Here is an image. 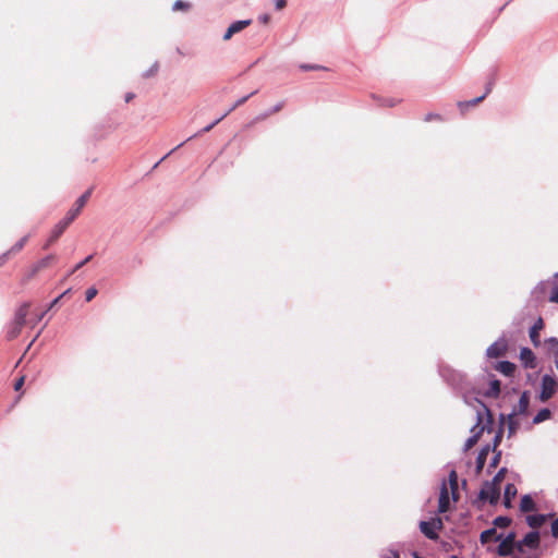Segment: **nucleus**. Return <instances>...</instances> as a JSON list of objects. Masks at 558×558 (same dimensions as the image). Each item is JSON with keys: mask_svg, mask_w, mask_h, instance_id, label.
<instances>
[{"mask_svg": "<svg viewBox=\"0 0 558 558\" xmlns=\"http://www.w3.org/2000/svg\"><path fill=\"white\" fill-rule=\"evenodd\" d=\"M92 194V190H87L83 195H81L73 208H71L66 216L58 222L53 230L51 231V235L48 239L47 244L45 247H48L52 242H54L68 228V226L76 218V216L81 213L82 208L85 206L86 202L88 201L89 196Z\"/></svg>", "mask_w": 558, "mask_h": 558, "instance_id": "2", "label": "nucleus"}, {"mask_svg": "<svg viewBox=\"0 0 558 558\" xmlns=\"http://www.w3.org/2000/svg\"><path fill=\"white\" fill-rule=\"evenodd\" d=\"M556 277H558V274H556Z\"/></svg>", "mask_w": 558, "mask_h": 558, "instance_id": "58", "label": "nucleus"}, {"mask_svg": "<svg viewBox=\"0 0 558 558\" xmlns=\"http://www.w3.org/2000/svg\"><path fill=\"white\" fill-rule=\"evenodd\" d=\"M384 558H399V554L395 550H389Z\"/></svg>", "mask_w": 558, "mask_h": 558, "instance_id": "41", "label": "nucleus"}, {"mask_svg": "<svg viewBox=\"0 0 558 558\" xmlns=\"http://www.w3.org/2000/svg\"><path fill=\"white\" fill-rule=\"evenodd\" d=\"M478 409L476 410V424L471 428V436L464 444V450L471 449L478 440L482 433L485 430L487 425H492V414L488 408L483 402H477Z\"/></svg>", "mask_w": 558, "mask_h": 558, "instance_id": "3", "label": "nucleus"}, {"mask_svg": "<svg viewBox=\"0 0 558 558\" xmlns=\"http://www.w3.org/2000/svg\"><path fill=\"white\" fill-rule=\"evenodd\" d=\"M501 429L495 435L494 441H493V451H496L497 446L500 444L501 440Z\"/></svg>", "mask_w": 558, "mask_h": 558, "instance_id": "33", "label": "nucleus"}, {"mask_svg": "<svg viewBox=\"0 0 558 558\" xmlns=\"http://www.w3.org/2000/svg\"><path fill=\"white\" fill-rule=\"evenodd\" d=\"M258 21L263 24H268L270 21L269 14H262L258 16Z\"/></svg>", "mask_w": 558, "mask_h": 558, "instance_id": "39", "label": "nucleus"}, {"mask_svg": "<svg viewBox=\"0 0 558 558\" xmlns=\"http://www.w3.org/2000/svg\"><path fill=\"white\" fill-rule=\"evenodd\" d=\"M549 301L558 303V287H555L550 293Z\"/></svg>", "mask_w": 558, "mask_h": 558, "instance_id": "34", "label": "nucleus"}, {"mask_svg": "<svg viewBox=\"0 0 558 558\" xmlns=\"http://www.w3.org/2000/svg\"><path fill=\"white\" fill-rule=\"evenodd\" d=\"M529 404H530V397L526 391H524L518 403L513 407L512 411L508 414H500L499 420L501 426L507 423L508 425V436L511 437L517 433V430L520 427V416H526L529 413Z\"/></svg>", "mask_w": 558, "mask_h": 558, "instance_id": "1", "label": "nucleus"}, {"mask_svg": "<svg viewBox=\"0 0 558 558\" xmlns=\"http://www.w3.org/2000/svg\"><path fill=\"white\" fill-rule=\"evenodd\" d=\"M34 341H35V339H33V340H32V342H29V344H28L27 349H29V348H31V345H33Z\"/></svg>", "mask_w": 558, "mask_h": 558, "instance_id": "51", "label": "nucleus"}, {"mask_svg": "<svg viewBox=\"0 0 558 558\" xmlns=\"http://www.w3.org/2000/svg\"><path fill=\"white\" fill-rule=\"evenodd\" d=\"M171 155V151H168L165 157H169Z\"/></svg>", "mask_w": 558, "mask_h": 558, "instance_id": "54", "label": "nucleus"}, {"mask_svg": "<svg viewBox=\"0 0 558 558\" xmlns=\"http://www.w3.org/2000/svg\"><path fill=\"white\" fill-rule=\"evenodd\" d=\"M515 534L513 532L509 533L499 544L497 553L499 556L506 557L510 556L513 553L514 546L517 547Z\"/></svg>", "mask_w": 558, "mask_h": 558, "instance_id": "9", "label": "nucleus"}, {"mask_svg": "<svg viewBox=\"0 0 558 558\" xmlns=\"http://www.w3.org/2000/svg\"><path fill=\"white\" fill-rule=\"evenodd\" d=\"M171 155V151H168L165 157H169Z\"/></svg>", "mask_w": 558, "mask_h": 558, "instance_id": "55", "label": "nucleus"}, {"mask_svg": "<svg viewBox=\"0 0 558 558\" xmlns=\"http://www.w3.org/2000/svg\"><path fill=\"white\" fill-rule=\"evenodd\" d=\"M520 360L524 367L534 368L536 366L535 355L529 348H522L520 351Z\"/></svg>", "mask_w": 558, "mask_h": 558, "instance_id": "12", "label": "nucleus"}, {"mask_svg": "<svg viewBox=\"0 0 558 558\" xmlns=\"http://www.w3.org/2000/svg\"><path fill=\"white\" fill-rule=\"evenodd\" d=\"M499 496L500 486H497L490 482H485L478 494V498L482 501H489L492 505L499 500Z\"/></svg>", "mask_w": 558, "mask_h": 558, "instance_id": "6", "label": "nucleus"}, {"mask_svg": "<svg viewBox=\"0 0 558 558\" xmlns=\"http://www.w3.org/2000/svg\"><path fill=\"white\" fill-rule=\"evenodd\" d=\"M27 240H28V236L26 235V236L22 238L20 241H17V242H16V243H15V244H14V245L9 250L10 254H14V253L20 252V251L24 247V245H25V243L27 242Z\"/></svg>", "mask_w": 558, "mask_h": 558, "instance_id": "25", "label": "nucleus"}, {"mask_svg": "<svg viewBox=\"0 0 558 558\" xmlns=\"http://www.w3.org/2000/svg\"><path fill=\"white\" fill-rule=\"evenodd\" d=\"M535 509V502L530 495H524L520 501V510L522 512L533 511Z\"/></svg>", "mask_w": 558, "mask_h": 558, "instance_id": "17", "label": "nucleus"}, {"mask_svg": "<svg viewBox=\"0 0 558 558\" xmlns=\"http://www.w3.org/2000/svg\"><path fill=\"white\" fill-rule=\"evenodd\" d=\"M53 260V256L49 255L45 258L40 259L37 264H35L32 268L31 277L36 275L40 269L46 268L49 266V264Z\"/></svg>", "mask_w": 558, "mask_h": 558, "instance_id": "20", "label": "nucleus"}, {"mask_svg": "<svg viewBox=\"0 0 558 558\" xmlns=\"http://www.w3.org/2000/svg\"><path fill=\"white\" fill-rule=\"evenodd\" d=\"M543 328L542 319H538L530 329V339L532 343L537 347L541 343L539 330Z\"/></svg>", "mask_w": 558, "mask_h": 558, "instance_id": "15", "label": "nucleus"}, {"mask_svg": "<svg viewBox=\"0 0 558 558\" xmlns=\"http://www.w3.org/2000/svg\"><path fill=\"white\" fill-rule=\"evenodd\" d=\"M133 98V94H128L125 100L130 101Z\"/></svg>", "mask_w": 558, "mask_h": 558, "instance_id": "50", "label": "nucleus"}, {"mask_svg": "<svg viewBox=\"0 0 558 558\" xmlns=\"http://www.w3.org/2000/svg\"><path fill=\"white\" fill-rule=\"evenodd\" d=\"M481 542L483 544L485 543H488L490 542L493 538H495L496 541H499L500 539V535L496 536V530L495 529H488V530H485L481 533Z\"/></svg>", "mask_w": 558, "mask_h": 558, "instance_id": "22", "label": "nucleus"}, {"mask_svg": "<svg viewBox=\"0 0 558 558\" xmlns=\"http://www.w3.org/2000/svg\"><path fill=\"white\" fill-rule=\"evenodd\" d=\"M96 295H97V289L96 288L92 287V288L86 290L85 296H86V301L87 302L92 301Z\"/></svg>", "mask_w": 558, "mask_h": 558, "instance_id": "32", "label": "nucleus"}, {"mask_svg": "<svg viewBox=\"0 0 558 558\" xmlns=\"http://www.w3.org/2000/svg\"><path fill=\"white\" fill-rule=\"evenodd\" d=\"M507 347V341L500 338L487 348L486 354L488 357H499L505 354Z\"/></svg>", "mask_w": 558, "mask_h": 558, "instance_id": "10", "label": "nucleus"}, {"mask_svg": "<svg viewBox=\"0 0 558 558\" xmlns=\"http://www.w3.org/2000/svg\"><path fill=\"white\" fill-rule=\"evenodd\" d=\"M517 495V487L514 486V484H507L506 487H505V493H504V505L506 508H510L511 507V500L515 497Z\"/></svg>", "mask_w": 558, "mask_h": 558, "instance_id": "14", "label": "nucleus"}, {"mask_svg": "<svg viewBox=\"0 0 558 558\" xmlns=\"http://www.w3.org/2000/svg\"><path fill=\"white\" fill-rule=\"evenodd\" d=\"M550 416H551L550 410L547 408H544V409L539 410L538 413L533 417L532 423L535 425L541 424V423L549 420Z\"/></svg>", "mask_w": 558, "mask_h": 558, "instance_id": "21", "label": "nucleus"}, {"mask_svg": "<svg viewBox=\"0 0 558 558\" xmlns=\"http://www.w3.org/2000/svg\"><path fill=\"white\" fill-rule=\"evenodd\" d=\"M546 344L548 347V350L553 352H557L558 349V339L555 337H550L546 340Z\"/></svg>", "mask_w": 558, "mask_h": 558, "instance_id": "28", "label": "nucleus"}, {"mask_svg": "<svg viewBox=\"0 0 558 558\" xmlns=\"http://www.w3.org/2000/svg\"><path fill=\"white\" fill-rule=\"evenodd\" d=\"M415 558H420V557L415 556Z\"/></svg>", "mask_w": 558, "mask_h": 558, "instance_id": "59", "label": "nucleus"}, {"mask_svg": "<svg viewBox=\"0 0 558 558\" xmlns=\"http://www.w3.org/2000/svg\"><path fill=\"white\" fill-rule=\"evenodd\" d=\"M189 8H190V4L182 0H177L172 5L173 11L187 10Z\"/></svg>", "mask_w": 558, "mask_h": 558, "instance_id": "29", "label": "nucleus"}, {"mask_svg": "<svg viewBox=\"0 0 558 558\" xmlns=\"http://www.w3.org/2000/svg\"><path fill=\"white\" fill-rule=\"evenodd\" d=\"M551 534L554 537H558V518L551 523Z\"/></svg>", "mask_w": 558, "mask_h": 558, "instance_id": "35", "label": "nucleus"}, {"mask_svg": "<svg viewBox=\"0 0 558 558\" xmlns=\"http://www.w3.org/2000/svg\"><path fill=\"white\" fill-rule=\"evenodd\" d=\"M66 292H68V291H65V292H64L62 295H60L59 298L54 299V300L52 301V303L50 304V307L54 306V305L59 302V300H60V299H61V298H62Z\"/></svg>", "mask_w": 558, "mask_h": 558, "instance_id": "48", "label": "nucleus"}, {"mask_svg": "<svg viewBox=\"0 0 558 558\" xmlns=\"http://www.w3.org/2000/svg\"><path fill=\"white\" fill-rule=\"evenodd\" d=\"M247 98H248V96L240 98L231 108H233V110H234L238 106L244 104L247 100Z\"/></svg>", "mask_w": 558, "mask_h": 558, "instance_id": "42", "label": "nucleus"}, {"mask_svg": "<svg viewBox=\"0 0 558 558\" xmlns=\"http://www.w3.org/2000/svg\"><path fill=\"white\" fill-rule=\"evenodd\" d=\"M287 4V1L286 0H276L275 1V8L277 10H282Z\"/></svg>", "mask_w": 558, "mask_h": 558, "instance_id": "37", "label": "nucleus"}, {"mask_svg": "<svg viewBox=\"0 0 558 558\" xmlns=\"http://www.w3.org/2000/svg\"><path fill=\"white\" fill-rule=\"evenodd\" d=\"M496 369L506 376H511L515 369V365L509 361L497 363Z\"/></svg>", "mask_w": 558, "mask_h": 558, "instance_id": "16", "label": "nucleus"}, {"mask_svg": "<svg viewBox=\"0 0 558 558\" xmlns=\"http://www.w3.org/2000/svg\"><path fill=\"white\" fill-rule=\"evenodd\" d=\"M234 34L231 32V29L228 27L223 35V40H229Z\"/></svg>", "mask_w": 558, "mask_h": 558, "instance_id": "45", "label": "nucleus"}, {"mask_svg": "<svg viewBox=\"0 0 558 558\" xmlns=\"http://www.w3.org/2000/svg\"><path fill=\"white\" fill-rule=\"evenodd\" d=\"M450 507V496L446 483L444 482L440 487L439 499H438V512L445 513Z\"/></svg>", "mask_w": 558, "mask_h": 558, "instance_id": "11", "label": "nucleus"}, {"mask_svg": "<svg viewBox=\"0 0 558 558\" xmlns=\"http://www.w3.org/2000/svg\"><path fill=\"white\" fill-rule=\"evenodd\" d=\"M500 456H501V451H497L492 460V463L490 465L492 466H497L498 462H499V459H500Z\"/></svg>", "mask_w": 558, "mask_h": 558, "instance_id": "36", "label": "nucleus"}, {"mask_svg": "<svg viewBox=\"0 0 558 558\" xmlns=\"http://www.w3.org/2000/svg\"><path fill=\"white\" fill-rule=\"evenodd\" d=\"M251 23H252L251 20H241V21L233 22L229 26V28L231 29V32L233 34H236V33L241 32L242 29H244L246 26H248Z\"/></svg>", "mask_w": 558, "mask_h": 558, "instance_id": "24", "label": "nucleus"}, {"mask_svg": "<svg viewBox=\"0 0 558 558\" xmlns=\"http://www.w3.org/2000/svg\"><path fill=\"white\" fill-rule=\"evenodd\" d=\"M433 119V116H427L426 120Z\"/></svg>", "mask_w": 558, "mask_h": 558, "instance_id": "53", "label": "nucleus"}, {"mask_svg": "<svg viewBox=\"0 0 558 558\" xmlns=\"http://www.w3.org/2000/svg\"><path fill=\"white\" fill-rule=\"evenodd\" d=\"M489 450H490V447H489V445H487V446L483 447L481 449V451L478 452L477 458H476L477 470H482L484 468L487 456L489 453Z\"/></svg>", "mask_w": 558, "mask_h": 558, "instance_id": "19", "label": "nucleus"}, {"mask_svg": "<svg viewBox=\"0 0 558 558\" xmlns=\"http://www.w3.org/2000/svg\"><path fill=\"white\" fill-rule=\"evenodd\" d=\"M549 515L547 514H531L526 517V523L532 529H537L542 526L548 519Z\"/></svg>", "mask_w": 558, "mask_h": 558, "instance_id": "13", "label": "nucleus"}, {"mask_svg": "<svg viewBox=\"0 0 558 558\" xmlns=\"http://www.w3.org/2000/svg\"><path fill=\"white\" fill-rule=\"evenodd\" d=\"M28 308H29V304L24 303L15 312L14 318H13L12 323L10 324V326L8 327V331H7V337L9 339H14L21 333L22 328L24 327V325L26 323Z\"/></svg>", "mask_w": 558, "mask_h": 558, "instance_id": "4", "label": "nucleus"}, {"mask_svg": "<svg viewBox=\"0 0 558 558\" xmlns=\"http://www.w3.org/2000/svg\"><path fill=\"white\" fill-rule=\"evenodd\" d=\"M433 119V116H427L426 120Z\"/></svg>", "mask_w": 558, "mask_h": 558, "instance_id": "52", "label": "nucleus"}, {"mask_svg": "<svg viewBox=\"0 0 558 558\" xmlns=\"http://www.w3.org/2000/svg\"><path fill=\"white\" fill-rule=\"evenodd\" d=\"M441 526L442 523L440 519L422 521L420 523L421 532L429 539H436L438 537L437 530L441 529Z\"/></svg>", "mask_w": 558, "mask_h": 558, "instance_id": "7", "label": "nucleus"}, {"mask_svg": "<svg viewBox=\"0 0 558 558\" xmlns=\"http://www.w3.org/2000/svg\"><path fill=\"white\" fill-rule=\"evenodd\" d=\"M92 255L87 256L84 260H82L81 263H78L75 268L73 269V271H76L77 269H80L81 267H83L86 263H88L90 259H92Z\"/></svg>", "mask_w": 558, "mask_h": 558, "instance_id": "38", "label": "nucleus"}, {"mask_svg": "<svg viewBox=\"0 0 558 558\" xmlns=\"http://www.w3.org/2000/svg\"><path fill=\"white\" fill-rule=\"evenodd\" d=\"M9 255H10V252L8 251L0 256V266H2L7 262Z\"/></svg>", "mask_w": 558, "mask_h": 558, "instance_id": "44", "label": "nucleus"}, {"mask_svg": "<svg viewBox=\"0 0 558 558\" xmlns=\"http://www.w3.org/2000/svg\"><path fill=\"white\" fill-rule=\"evenodd\" d=\"M283 106H284L283 101L278 102L277 105L274 106V108L271 110H269L268 112L263 114V117L260 119H266L270 114H274V113L280 111L283 108Z\"/></svg>", "mask_w": 558, "mask_h": 558, "instance_id": "30", "label": "nucleus"}, {"mask_svg": "<svg viewBox=\"0 0 558 558\" xmlns=\"http://www.w3.org/2000/svg\"><path fill=\"white\" fill-rule=\"evenodd\" d=\"M505 473H506V469H505V468L500 469V470L497 472V474L493 477V480H492V481H489V482H490V483H494V484H495V485H497V486H500V484H501V482H502V480H504V477H505Z\"/></svg>", "mask_w": 558, "mask_h": 558, "instance_id": "27", "label": "nucleus"}, {"mask_svg": "<svg viewBox=\"0 0 558 558\" xmlns=\"http://www.w3.org/2000/svg\"><path fill=\"white\" fill-rule=\"evenodd\" d=\"M555 365L558 368V349L557 352H555Z\"/></svg>", "mask_w": 558, "mask_h": 558, "instance_id": "49", "label": "nucleus"}, {"mask_svg": "<svg viewBox=\"0 0 558 558\" xmlns=\"http://www.w3.org/2000/svg\"><path fill=\"white\" fill-rule=\"evenodd\" d=\"M556 389H557V380L546 374L542 377V384H541V391H539V400L542 402H545L547 400H549L556 392Z\"/></svg>", "mask_w": 558, "mask_h": 558, "instance_id": "5", "label": "nucleus"}, {"mask_svg": "<svg viewBox=\"0 0 558 558\" xmlns=\"http://www.w3.org/2000/svg\"><path fill=\"white\" fill-rule=\"evenodd\" d=\"M451 558H458V557H456V556H452Z\"/></svg>", "mask_w": 558, "mask_h": 558, "instance_id": "57", "label": "nucleus"}, {"mask_svg": "<svg viewBox=\"0 0 558 558\" xmlns=\"http://www.w3.org/2000/svg\"><path fill=\"white\" fill-rule=\"evenodd\" d=\"M219 123V120H215L213 123H210L209 125L205 126L202 131V132H209L216 124Z\"/></svg>", "mask_w": 558, "mask_h": 558, "instance_id": "40", "label": "nucleus"}, {"mask_svg": "<svg viewBox=\"0 0 558 558\" xmlns=\"http://www.w3.org/2000/svg\"><path fill=\"white\" fill-rule=\"evenodd\" d=\"M233 110V108H230L229 110H227L226 112H222V116L219 117L217 120H219V122L225 119L231 111Z\"/></svg>", "mask_w": 558, "mask_h": 558, "instance_id": "46", "label": "nucleus"}, {"mask_svg": "<svg viewBox=\"0 0 558 558\" xmlns=\"http://www.w3.org/2000/svg\"><path fill=\"white\" fill-rule=\"evenodd\" d=\"M300 69L302 71H316V70L323 69V66L317 65V64H305V63H303V64H300Z\"/></svg>", "mask_w": 558, "mask_h": 558, "instance_id": "31", "label": "nucleus"}, {"mask_svg": "<svg viewBox=\"0 0 558 558\" xmlns=\"http://www.w3.org/2000/svg\"><path fill=\"white\" fill-rule=\"evenodd\" d=\"M484 97H485V95L480 96V97H477V98L473 99L470 104H471V105H475V104H477V102L482 101V100L484 99Z\"/></svg>", "mask_w": 558, "mask_h": 558, "instance_id": "47", "label": "nucleus"}, {"mask_svg": "<svg viewBox=\"0 0 558 558\" xmlns=\"http://www.w3.org/2000/svg\"><path fill=\"white\" fill-rule=\"evenodd\" d=\"M510 523H511V520L508 517L500 515L494 520L495 526H498V527H507Z\"/></svg>", "mask_w": 558, "mask_h": 558, "instance_id": "26", "label": "nucleus"}, {"mask_svg": "<svg viewBox=\"0 0 558 558\" xmlns=\"http://www.w3.org/2000/svg\"><path fill=\"white\" fill-rule=\"evenodd\" d=\"M539 545V533L537 531H532L527 533L523 539L517 543V548L519 551L523 553V547H529L531 549L537 548Z\"/></svg>", "mask_w": 558, "mask_h": 558, "instance_id": "8", "label": "nucleus"}, {"mask_svg": "<svg viewBox=\"0 0 558 558\" xmlns=\"http://www.w3.org/2000/svg\"><path fill=\"white\" fill-rule=\"evenodd\" d=\"M500 393V381L498 379H493L489 383V388L486 391L487 397H497Z\"/></svg>", "mask_w": 558, "mask_h": 558, "instance_id": "23", "label": "nucleus"}, {"mask_svg": "<svg viewBox=\"0 0 558 558\" xmlns=\"http://www.w3.org/2000/svg\"><path fill=\"white\" fill-rule=\"evenodd\" d=\"M171 155V151H168L165 157H169Z\"/></svg>", "mask_w": 558, "mask_h": 558, "instance_id": "56", "label": "nucleus"}, {"mask_svg": "<svg viewBox=\"0 0 558 558\" xmlns=\"http://www.w3.org/2000/svg\"><path fill=\"white\" fill-rule=\"evenodd\" d=\"M448 482H449V486H450V490H451V494H452V498L453 500H457V490H458V475H457V472L454 470H451L449 475H448Z\"/></svg>", "mask_w": 558, "mask_h": 558, "instance_id": "18", "label": "nucleus"}, {"mask_svg": "<svg viewBox=\"0 0 558 558\" xmlns=\"http://www.w3.org/2000/svg\"><path fill=\"white\" fill-rule=\"evenodd\" d=\"M24 384V377H21L15 384H14V389L17 391L22 388Z\"/></svg>", "mask_w": 558, "mask_h": 558, "instance_id": "43", "label": "nucleus"}]
</instances>
